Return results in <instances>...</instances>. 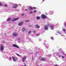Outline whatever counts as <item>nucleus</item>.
<instances>
[{"instance_id":"nucleus-1","label":"nucleus","mask_w":66,"mask_h":66,"mask_svg":"<svg viewBox=\"0 0 66 66\" xmlns=\"http://www.w3.org/2000/svg\"><path fill=\"white\" fill-rule=\"evenodd\" d=\"M41 17L43 19H46V16L44 14H42L41 15Z\"/></svg>"},{"instance_id":"nucleus-2","label":"nucleus","mask_w":66,"mask_h":66,"mask_svg":"<svg viewBox=\"0 0 66 66\" xmlns=\"http://www.w3.org/2000/svg\"><path fill=\"white\" fill-rule=\"evenodd\" d=\"M48 29V26L46 25L44 27V29L45 30H47Z\"/></svg>"},{"instance_id":"nucleus-3","label":"nucleus","mask_w":66,"mask_h":66,"mask_svg":"<svg viewBox=\"0 0 66 66\" xmlns=\"http://www.w3.org/2000/svg\"><path fill=\"white\" fill-rule=\"evenodd\" d=\"M1 51H3V50H4V46L3 45H2V46L1 47Z\"/></svg>"},{"instance_id":"nucleus-4","label":"nucleus","mask_w":66,"mask_h":66,"mask_svg":"<svg viewBox=\"0 0 66 66\" xmlns=\"http://www.w3.org/2000/svg\"><path fill=\"white\" fill-rule=\"evenodd\" d=\"M24 57H23L22 58V61L23 62H24L25 61L24 60L26 59V58H27V56H24Z\"/></svg>"},{"instance_id":"nucleus-5","label":"nucleus","mask_w":66,"mask_h":66,"mask_svg":"<svg viewBox=\"0 0 66 66\" xmlns=\"http://www.w3.org/2000/svg\"><path fill=\"white\" fill-rule=\"evenodd\" d=\"M13 47H16L17 48H19V46L16 44H13Z\"/></svg>"},{"instance_id":"nucleus-6","label":"nucleus","mask_w":66,"mask_h":66,"mask_svg":"<svg viewBox=\"0 0 66 66\" xmlns=\"http://www.w3.org/2000/svg\"><path fill=\"white\" fill-rule=\"evenodd\" d=\"M23 22H20L18 24V25H19V26H22V24H23Z\"/></svg>"},{"instance_id":"nucleus-7","label":"nucleus","mask_w":66,"mask_h":66,"mask_svg":"<svg viewBox=\"0 0 66 66\" xmlns=\"http://www.w3.org/2000/svg\"><path fill=\"white\" fill-rule=\"evenodd\" d=\"M13 36H18V34H16V33H13Z\"/></svg>"},{"instance_id":"nucleus-8","label":"nucleus","mask_w":66,"mask_h":66,"mask_svg":"<svg viewBox=\"0 0 66 66\" xmlns=\"http://www.w3.org/2000/svg\"><path fill=\"white\" fill-rule=\"evenodd\" d=\"M40 60L42 61H46V60H45V58L43 57L40 58Z\"/></svg>"},{"instance_id":"nucleus-9","label":"nucleus","mask_w":66,"mask_h":66,"mask_svg":"<svg viewBox=\"0 0 66 66\" xmlns=\"http://www.w3.org/2000/svg\"><path fill=\"white\" fill-rule=\"evenodd\" d=\"M50 27L51 28V29L52 30L54 29V28H53V26H52V25H51L50 26Z\"/></svg>"},{"instance_id":"nucleus-10","label":"nucleus","mask_w":66,"mask_h":66,"mask_svg":"<svg viewBox=\"0 0 66 66\" xmlns=\"http://www.w3.org/2000/svg\"><path fill=\"white\" fill-rule=\"evenodd\" d=\"M12 58L13 61H16V60H15V58H14V57L12 56Z\"/></svg>"},{"instance_id":"nucleus-11","label":"nucleus","mask_w":66,"mask_h":66,"mask_svg":"<svg viewBox=\"0 0 66 66\" xmlns=\"http://www.w3.org/2000/svg\"><path fill=\"white\" fill-rule=\"evenodd\" d=\"M26 30V28H23L22 29V32H24V31Z\"/></svg>"},{"instance_id":"nucleus-12","label":"nucleus","mask_w":66,"mask_h":66,"mask_svg":"<svg viewBox=\"0 0 66 66\" xmlns=\"http://www.w3.org/2000/svg\"><path fill=\"white\" fill-rule=\"evenodd\" d=\"M11 18H8L7 19V21H10V20H11Z\"/></svg>"},{"instance_id":"nucleus-13","label":"nucleus","mask_w":66,"mask_h":66,"mask_svg":"<svg viewBox=\"0 0 66 66\" xmlns=\"http://www.w3.org/2000/svg\"><path fill=\"white\" fill-rule=\"evenodd\" d=\"M36 26L37 28H39V26L38 25H36Z\"/></svg>"},{"instance_id":"nucleus-14","label":"nucleus","mask_w":66,"mask_h":66,"mask_svg":"<svg viewBox=\"0 0 66 66\" xmlns=\"http://www.w3.org/2000/svg\"><path fill=\"white\" fill-rule=\"evenodd\" d=\"M36 19L37 20H38V19H40V17L38 16L36 18Z\"/></svg>"},{"instance_id":"nucleus-15","label":"nucleus","mask_w":66,"mask_h":66,"mask_svg":"<svg viewBox=\"0 0 66 66\" xmlns=\"http://www.w3.org/2000/svg\"><path fill=\"white\" fill-rule=\"evenodd\" d=\"M31 32H32V31H29L28 33V34H30V33H31Z\"/></svg>"},{"instance_id":"nucleus-16","label":"nucleus","mask_w":66,"mask_h":66,"mask_svg":"<svg viewBox=\"0 0 66 66\" xmlns=\"http://www.w3.org/2000/svg\"><path fill=\"white\" fill-rule=\"evenodd\" d=\"M29 9H30V10H33V8L31 7H29Z\"/></svg>"},{"instance_id":"nucleus-17","label":"nucleus","mask_w":66,"mask_h":66,"mask_svg":"<svg viewBox=\"0 0 66 66\" xmlns=\"http://www.w3.org/2000/svg\"><path fill=\"white\" fill-rule=\"evenodd\" d=\"M63 31L64 32H65L66 31V29H63Z\"/></svg>"},{"instance_id":"nucleus-18","label":"nucleus","mask_w":66,"mask_h":66,"mask_svg":"<svg viewBox=\"0 0 66 66\" xmlns=\"http://www.w3.org/2000/svg\"><path fill=\"white\" fill-rule=\"evenodd\" d=\"M18 18L14 19V20L15 21H16V20H18Z\"/></svg>"},{"instance_id":"nucleus-19","label":"nucleus","mask_w":66,"mask_h":66,"mask_svg":"<svg viewBox=\"0 0 66 66\" xmlns=\"http://www.w3.org/2000/svg\"><path fill=\"white\" fill-rule=\"evenodd\" d=\"M25 22H29V20H26V21H25Z\"/></svg>"},{"instance_id":"nucleus-20","label":"nucleus","mask_w":66,"mask_h":66,"mask_svg":"<svg viewBox=\"0 0 66 66\" xmlns=\"http://www.w3.org/2000/svg\"><path fill=\"white\" fill-rule=\"evenodd\" d=\"M16 55H18V56H20V55H19V54H18L17 53H16Z\"/></svg>"},{"instance_id":"nucleus-21","label":"nucleus","mask_w":66,"mask_h":66,"mask_svg":"<svg viewBox=\"0 0 66 66\" xmlns=\"http://www.w3.org/2000/svg\"><path fill=\"white\" fill-rule=\"evenodd\" d=\"M15 21V19H13L11 21Z\"/></svg>"},{"instance_id":"nucleus-22","label":"nucleus","mask_w":66,"mask_h":66,"mask_svg":"<svg viewBox=\"0 0 66 66\" xmlns=\"http://www.w3.org/2000/svg\"><path fill=\"white\" fill-rule=\"evenodd\" d=\"M33 33H36V31L35 30L33 31Z\"/></svg>"},{"instance_id":"nucleus-23","label":"nucleus","mask_w":66,"mask_h":66,"mask_svg":"<svg viewBox=\"0 0 66 66\" xmlns=\"http://www.w3.org/2000/svg\"><path fill=\"white\" fill-rule=\"evenodd\" d=\"M15 6H16V7H18V5L17 4H15Z\"/></svg>"},{"instance_id":"nucleus-24","label":"nucleus","mask_w":66,"mask_h":66,"mask_svg":"<svg viewBox=\"0 0 66 66\" xmlns=\"http://www.w3.org/2000/svg\"><path fill=\"white\" fill-rule=\"evenodd\" d=\"M13 7L14 9H16V8H17V7L16 6H14Z\"/></svg>"},{"instance_id":"nucleus-25","label":"nucleus","mask_w":66,"mask_h":66,"mask_svg":"<svg viewBox=\"0 0 66 66\" xmlns=\"http://www.w3.org/2000/svg\"><path fill=\"white\" fill-rule=\"evenodd\" d=\"M2 3H1L0 2V6H2Z\"/></svg>"},{"instance_id":"nucleus-26","label":"nucleus","mask_w":66,"mask_h":66,"mask_svg":"<svg viewBox=\"0 0 66 66\" xmlns=\"http://www.w3.org/2000/svg\"><path fill=\"white\" fill-rule=\"evenodd\" d=\"M37 12V11H36V10H35L34 11V13H36Z\"/></svg>"},{"instance_id":"nucleus-27","label":"nucleus","mask_w":66,"mask_h":66,"mask_svg":"<svg viewBox=\"0 0 66 66\" xmlns=\"http://www.w3.org/2000/svg\"><path fill=\"white\" fill-rule=\"evenodd\" d=\"M39 34H37L36 35V36H39Z\"/></svg>"},{"instance_id":"nucleus-28","label":"nucleus","mask_w":66,"mask_h":66,"mask_svg":"<svg viewBox=\"0 0 66 66\" xmlns=\"http://www.w3.org/2000/svg\"><path fill=\"white\" fill-rule=\"evenodd\" d=\"M7 6V4H5L4 5V6L6 7Z\"/></svg>"},{"instance_id":"nucleus-29","label":"nucleus","mask_w":66,"mask_h":66,"mask_svg":"<svg viewBox=\"0 0 66 66\" xmlns=\"http://www.w3.org/2000/svg\"><path fill=\"white\" fill-rule=\"evenodd\" d=\"M23 15H24V13H23L21 15V16H23Z\"/></svg>"},{"instance_id":"nucleus-30","label":"nucleus","mask_w":66,"mask_h":66,"mask_svg":"<svg viewBox=\"0 0 66 66\" xmlns=\"http://www.w3.org/2000/svg\"><path fill=\"white\" fill-rule=\"evenodd\" d=\"M32 11H31L30 13H29V14H32Z\"/></svg>"},{"instance_id":"nucleus-31","label":"nucleus","mask_w":66,"mask_h":66,"mask_svg":"<svg viewBox=\"0 0 66 66\" xmlns=\"http://www.w3.org/2000/svg\"><path fill=\"white\" fill-rule=\"evenodd\" d=\"M51 39H53V37H51Z\"/></svg>"},{"instance_id":"nucleus-32","label":"nucleus","mask_w":66,"mask_h":66,"mask_svg":"<svg viewBox=\"0 0 66 66\" xmlns=\"http://www.w3.org/2000/svg\"><path fill=\"white\" fill-rule=\"evenodd\" d=\"M10 60H12V57H10Z\"/></svg>"},{"instance_id":"nucleus-33","label":"nucleus","mask_w":66,"mask_h":66,"mask_svg":"<svg viewBox=\"0 0 66 66\" xmlns=\"http://www.w3.org/2000/svg\"><path fill=\"white\" fill-rule=\"evenodd\" d=\"M62 59H64V56H62Z\"/></svg>"},{"instance_id":"nucleus-34","label":"nucleus","mask_w":66,"mask_h":66,"mask_svg":"<svg viewBox=\"0 0 66 66\" xmlns=\"http://www.w3.org/2000/svg\"><path fill=\"white\" fill-rule=\"evenodd\" d=\"M64 26H66V23H64Z\"/></svg>"},{"instance_id":"nucleus-35","label":"nucleus","mask_w":66,"mask_h":66,"mask_svg":"<svg viewBox=\"0 0 66 66\" xmlns=\"http://www.w3.org/2000/svg\"><path fill=\"white\" fill-rule=\"evenodd\" d=\"M23 64H24V65H26V63H23Z\"/></svg>"},{"instance_id":"nucleus-36","label":"nucleus","mask_w":66,"mask_h":66,"mask_svg":"<svg viewBox=\"0 0 66 66\" xmlns=\"http://www.w3.org/2000/svg\"><path fill=\"white\" fill-rule=\"evenodd\" d=\"M34 9H35V7H34Z\"/></svg>"},{"instance_id":"nucleus-37","label":"nucleus","mask_w":66,"mask_h":66,"mask_svg":"<svg viewBox=\"0 0 66 66\" xmlns=\"http://www.w3.org/2000/svg\"><path fill=\"white\" fill-rule=\"evenodd\" d=\"M47 25H48V26H49V24H47Z\"/></svg>"},{"instance_id":"nucleus-38","label":"nucleus","mask_w":66,"mask_h":66,"mask_svg":"<svg viewBox=\"0 0 66 66\" xmlns=\"http://www.w3.org/2000/svg\"><path fill=\"white\" fill-rule=\"evenodd\" d=\"M25 11H27V9H26V10H25Z\"/></svg>"},{"instance_id":"nucleus-39","label":"nucleus","mask_w":66,"mask_h":66,"mask_svg":"<svg viewBox=\"0 0 66 66\" xmlns=\"http://www.w3.org/2000/svg\"><path fill=\"white\" fill-rule=\"evenodd\" d=\"M59 57H61V56L60 55H59Z\"/></svg>"},{"instance_id":"nucleus-40","label":"nucleus","mask_w":66,"mask_h":66,"mask_svg":"<svg viewBox=\"0 0 66 66\" xmlns=\"http://www.w3.org/2000/svg\"><path fill=\"white\" fill-rule=\"evenodd\" d=\"M23 66H26V65H24Z\"/></svg>"},{"instance_id":"nucleus-41","label":"nucleus","mask_w":66,"mask_h":66,"mask_svg":"<svg viewBox=\"0 0 66 66\" xmlns=\"http://www.w3.org/2000/svg\"><path fill=\"white\" fill-rule=\"evenodd\" d=\"M29 27H31V26H29Z\"/></svg>"},{"instance_id":"nucleus-42","label":"nucleus","mask_w":66,"mask_h":66,"mask_svg":"<svg viewBox=\"0 0 66 66\" xmlns=\"http://www.w3.org/2000/svg\"><path fill=\"white\" fill-rule=\"evenodd\" d=\"M44 1L43 0V1Z\"/></svg>"},{"instance_id":"nucleus-43","label":"nucleus","mask_w":66,"mask_h":66,"mask_svg":"<svg viewBox=\"0 0 66 66\" xmlns=\"http://www.w3.org/2000/svg\"><path fill=\"white\" fill-rule=\"evenodd\" d=\"M38 66H39V65H38Z\"/></svg>"}]
</instances>
